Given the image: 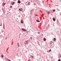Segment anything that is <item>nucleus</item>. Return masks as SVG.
I'll use <instances>...</instances> for the list:
<instances>
[{"label": "nucleus", "instance_id": "15", "mask_svg": "<svg viewBox=\"0 0 61 61\" xmlns=\"http://www.w3.org/2000/svg\"><path fill=\"white\" fill-rule=\"evenodd\" d=\"M58 61H61V60L60 59H59L58 60Z\"/></svg>", "mask_w": 61, "mask_h": 61}, {"label": "nucleus", "instance_id": "25", "mask_svg": "<svg viewBox=\"0 0 61 61\" xmlns=\"http://www.w3.org/2000/svg\"><path fill=\"white\" fill-rule=\"evenodd\" d=\"M30 4V3L29 2L28 3V4Z\"/></svg>", "mask_w": 61, "mask_h": 61}, {"label": "nucleus", "instance_id": "19", "mask_svg": "<svg viewBox=\"0 0 61 61\" xmlns=\"http://www.w3.org/2000/svg\"><path fill=\"white\" fill-rule=\"evenodd\" d=\"M51 51V49H50V50H49V52H50V51Z\"/></svg>", "mask_w": 61, "mask_h": 61}, {"label": "nucleus", "instance_id": "13", "mask_svg": "<svg viewBox=\"0 0 61 61\" xmlns=\"http://www.w3.org/2000/svg\"><path fill=\"white\" fill-rule=\"evenodd\" d=\"M54 41L56 40V38H54Z\"/></svg>", "mask_w": 61, "mask_h": 61}, {"label": "nucleus", "instance_id": "7", "mask_svg": "<svg viewBox=\"0 0 61 61\" xmlns=\"http://www.w3.org/2000/svg\"><path fill=\"white\" fill-rule=\"evenodd\" d=\"M43 40L44 41H46V38H44V39H43Z\"/></svg>", "mask_w": 61, "mask_h": 61}, {"label": "nucleus", "instance_id": "3", "mask_svg": "<svg viewBox=\"0 0 61 61\" xmlns=\"http://www.w3.org/2000/svg\"><path fill=\"white\" fill-rule=\"evenodd\" d=\"M19 10L20 11H22L23 10V9L22 8H20L19 9Z\"/></svg>", "mask_w": 61, "mask_h": 61}, {"label": "nucleus", "instance_id": "8", "mask_svg": "<svg viewBox=\"0 0 61 61\" xmlns=\"http://www.w3.org/2000/svg\"><path fill=\"white\" fill-rule=\"evenodd\" d=\"M17 45L18 47H19V43H17Z\"/></svg>", "mask_w": 61, "mask_h": 61}, {"label": "nucleus", "instance_id": "23", "mask_svg": "<svg viewBox=\"0 0 61 61\" xmlns=\"http://www.w3.org/2000/svg\"><path fill=\"white\" fill-rule=\"evenodd\" d=\"M38 34H40V32H38Z\"/></svg>", "mask_w": 61, "mask_h": 61}, {"label": "nucleus", "instance_id": "24", "mask_svg": "<svg viewBox=\"0 0 61 61\" xmlns=\"http://www.w3.org/2000/svg\"><path fill=\"white\" fill-rule=\"evenodd\" d=\"M30 38L31 39H32V37H31Z\"/></svg>", "mask_w": 61, "mask_h": 61}, {"label": "nucleus", "instance_id": "2", "mask_svg": "<svg viewBox=\"0 0 61 61\" xmlns=\"http://www.w3.org/2000/svg\"><path fill=\"white\" fill-rule=\"evenodd\" d=\"M22 30L24 31H26V30L24 28H22Z\"/></svg>", "mask_w": 61, "mask_h": 61}, {"label": "nucleus", "instance_id": "9", "mask_svg": "<svg viewBox=\"0 0 61 61\" xmlns=\"http://www.w3.org/2000/svg\"><path fill=\"white\" fill-rule=\"evenodd\" d=\"M6 4L5 3H4L2 4L3 6H4Z\"/></svg>", "mask_w": 61, "mask_h": 61}, {"label": "nucleus", "instance_id": "1", "mask_svg": "<svg viewBox=\"0 0 61 61\" xmlns=\"http://www.w3.org/2000/svg\"><path fill=\"white\" fill-rule=\"evenodd\" d=\"M11 3L12 5H14L15 4V2L13 1H12Z\"/></svg>", "mask_w": 61, "mask_h": 61}, {"label": "nucleus", "instance_id": "6", "mask_svg": "<svg viewBox=\"0 0 61 61\" xmlns=\"http://www.w3.org/2000/svg\"><path fill=\"white\" fill-rule=\"evenodd\" d=\"M53 20L54 21H55L56 20L54 18H53Z\"/></svg>", "mask_w": 61, "mask_h": 61}, {"label": "nucleus", "instance_id": "10", "mask_svg": "<svg viewBox=\"0 0 61 61\" xmlns=\"http://www.w3.org/2000/svg\"><path fill=\"white\" fill-rule=\"evenodd\" d=\"M1 57L2 58V57H3V56H4V55H1Z\"/></svg>", "mask_w": 61, "mask_h": 61}, {"label": "nucleus", "instance_id": "12", "mask_svg": "<svg viewBox=\"0 0 61 61\" xmlns=\"http://www.w3.org/2000/svg\"><path fill=\"white\" fill-rule=\"evenodd\" d=\"M36 21H37V22H40V21H39V20H36Z\"/></svg>", "mask_w": 61, "mask_h": 61}, {"label": "nucleus", "instance_id": "14", "mask_svg": "<svg viewBox=\"0 0 61 61\" xmlns=\"http://www.w3.org/2000/svg\"><path fill=\"white\" fill-rule=\"evenodd\" d=\"M10 8H12V6H10Z\"/></svg>", "mask_w": 61, "mask_h": 61}, {"label": "nucleus", "instance_id": "26", "mask_svg": "<svg viewBox=\"0 0 61 61\" xmlns=\"http://www.w3.org/2000/svg\"><path fill=\"white\" fill-rule=\"evenodd\" d=\"M42 35H43V34H42Z\"/></svg>", "mask_w": 61, "mask_h": 61}, {"label": "nucleus", "instance_id": "20", "mask_svg": "<svg viewBox=\"0 0 61 61\" xmlns=\"http://www.w3.org/2000/svg\"><path fill=\"white\" fill-rule=\"evenodd\" d=\"M28 61H31L30 59H29L28 60Z\"/></svg>", "mask_w": 61, "mask_h": 61}, {"label": "nucleus", "instance_id": "18", "mask_svg": "<svg viewBox=\"0 0 61 61\" xmlns=\"http://www.w3.org/2000/svg\"><path fill=\"white\" fill-rule=\"evenodd\" d=\"M40 25H42V22H41L40 24Z\"/></svg>", "mask_w": 61, "mask_h": 61}, {"label": "nucleus", "instance_id": "5", "mask_svg": "<svg viewBox=\"0 0 61 61\" xmlns=\"http://www.w3.org/2000/svg\"><path fill=\"white\" fill-rule=\"evenodd\" d=\"M21 23L22 24H23L24 23V22H23V20H22L21 21Z\"/></svg>", "mask_w": 61, "mask_h": 61}, {"label": "nucleus", "instance_id": "11", "mask_svg": "<svg viewBox=\"0 0 61 61\" xmlns=\"http://www.w3.org/2000/svg\"><path fill=\"white\" fill-rule=\"evenodd\" d=\"M52 10L53 12H55V11H56V10Z\"/></svg>", "mask_w": 61, "mask_h": 61}, {"label": "nucleus", "instance_id": "22", "mask_svg": "<svg viewBox=\"0 0 61 61\" xmlns=\"http://www.w3.org/2000/svg\"><path fill=\"white\" fill-rule=\"evenodd\" d=\"M48 14H49L50 13V12H49L47 13Z\"/></svg>", "mask_w": 61, "mask_h": 61}, {"label": "nucleus", "instance_id": "21", "mask_svg": "<svg viewBox=\"0 0 61 61\" xmlns=\"http://www.w3.org/2000/svg\"><path fill=\"white\" fill-rule=\"evenodd\" d=\"M8 61H10V60H8Z\"/></svg>", "mask_w": 61, "mask_h": 61}, {"label": "nucleus", "instance_id": "17", "mask_svg": "<svg viewBox=\"0 0 61 61\" xmlns=\"http://www.w3.org/2000/svg\"><path fill=\"white\" fill-rule=\"evenodd\" d=\"M31 57L32 58H34V56H31Z\"/></svg>", "mask_w": 61, "mask_h": 61}, {"label": "nucleus", "instance_id": "4", "mask_svg": "<svg viewBox=\"0 0 61 61\" xmlns=\"http://www.w3.org/2000/svg\"><path fill=\"white\" fill-rule=\"evenodd\" d=\"M20 3H21V1H20L19 0H18V3H19V4H20Z\"/></svg>", "mask_w": 61, "mask_h": 61}, {"label": "nucleus", "instance_id": "16", "mask_svg": "<svg viewBox=\"0 0 61 61\" xmlns=\"http://www.w3.org/2000/svg\"><path fill=\"white\" fill-rule=\"evenodd\" d=\"M26 43L27 44V43H28V41H26Z\"/></svg>", "mask_w": 61, "mask_h": 61}]
</instances>
